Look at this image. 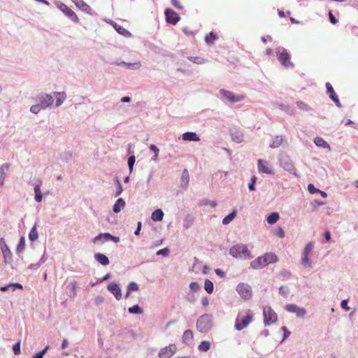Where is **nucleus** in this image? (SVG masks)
<instances>
[{"label": "nucleus", "instance_id": "55", "mask_svg": "<svg viewBox=\"0 0 358 358\" xmlns=\"http://www.w3.org/2000/svg\"><path fill=\"white\" fill-rule=\"evenodd\" d=\"M50 348L49 345H47L43 350H42L41 352L36 353L34 355L32 358H43L44 355L47 352L48 349Z\"/></svg>", "mask_w": 358, "mask_h": 358}, {"label": "nucleus", "instance_id": "37", "mask_svg": "<svg viewBox=\"0 0 358 358\" xmlns=\"http://www.w3.org/2000/svg\"><path fill=\"white\" fill-rule=\"evenodd\" d=\"M279 217L278 213H272L267 217L266 221L269 224H273L279 220Z\"/></svg>", "mask_w": 358, "mask_h": 358}, {"label": "nucleus", "instance_id": "49", "mask_svg": "<svg viewBox=\"0 0 358 358\" xmlns=\"http://www.w3.org/2000/svg\"><path fill=\"white\" fill-rule=\"evenodd\" d=\"M290 293L289 288L287 286H280L279 287V294L285 298H287Z\"/></svg>", "mask_w": 358, "mask_h": 358}, {"label": "nucleus", "instance_id": "12", "mask_svg": "<svg viewBox=\"0 0 358 358\" xmlns=\"http://www.w3.org/2000/svg\"><path fill=\"white\" fill-rule=\"evenodd\" d=\"M177 350V347L175 344H170L162 348L158 354L159 358H171Z\"/></svg>", "mask_w": 358, "mask_h": 358}, {"label": "nucleus", "instance_id": "13", "mask_svg": "<svg viewBox=\"0 0 358 358\" xmlns=\"http://www.w3.org/2000/svg\"><path fill=\"white\" fill-rule=\"evenodd\" d=\"M280 165L285 169L286 171H288L289 173L296 175V169L294 168L292 160L290 158L287 156L282 157L280 159Z\"/></svg>", "mask_w": 358, "mask_h": 358}, {"label": "nucleus", "instance_id": "15", "mask_svg": "<svg viewBox=\"0 0 358 358\" xmlns=\"http://www.w3.org/2000/svg\"><path fill=\"white\" fill-rule=\"evenodd\" d=\"M327 93L329 94V98L335 103L337 107L341 108V104L338 98L337 94L334 90L332 85L329 83H326Z\"/></svg>", "mask_w": 358, "mask_h": 358}, {"label": "nucleus", "instance_id": "7", "mask_svg": "<svg viewBox=\"0 0 358 358\" xmlns=\"http://www.w3.org/2000/svg\"><path fill=\"white\" fill-rule=\"evenodd\" d=\"M313 248V243L310 242L306 245V247L303 249L301 263L304 267L312 268V264L309 259V255L312 252Z\"/></svg>", "mask_w": 358, "mask_h": 358}, {"label": "nucleus", "instance_id": "52", "mask_svg": "<svg viewBox=\"0 0 358 358\" xmlns=\"http://www.w3.org/2000/svg\"><path fill=\"white\" fill-rule=\"evenodd\" d=\"M135 161H136V157L134 155H131L129 158H128V166H129V172L131 173L133 171V169H134V164H135Z\"/></svg>", "mask_w": 358, "mask_h": 358}, {"label": "nucleus", "instance_id": "51", "mask_svg": "<svg viewBox=\"0 0 358 358\" xmlns=\"http://www.w3.org/2000/svg\"><path fill=\"white\" fill-rule=\"evenodd\" d=\"M298 308H299V306L294 303H289L285 306V309L287 312L292 313H295L296 311L297 310Z\"/></svg>", "mask_w": 358, "mask_h": 358}, {"label": "nucleus", "instance_id": "14", "mask_svg": "<svg viewBox=\"0 0 358 358\" xmlns=\"http://www.w3.org/2000/svg\"><path fill=\"white\" fill-rule=\"evenodd\" d=\"M165 15L167 22L170 24H176L180 20L178 14L171 8L165 10Z\"/></svg>", "mask_w": 358, "mask_h": 358}, {"label": "nucleus", "instance_id": "64", "mask_svg": "<svg viewBox=\"0 0 358 358\" xmlns=\"http://www.w3.org/2000/svg\"><path fill=\"white\" fill-rule=\"evenodd\" d=\"M308 189L310 194H315L319 191V189H317L313 184H309L308 185Z\"/></svg>", "mask_w": 358, "mask_h": 358}, {"label": "nucleus", "instance_id": "25", "mask_svg": "<svg viewBox=\"0 0 358 358\" xmlns=\"http://www.w3.org/2000/svg\"><path fill=\"white\" fill-rule=\"evenodd\" d=\"M42 182L39 180L38 183L34 184V199L36 202H41L43 199V194L41 191V185Z\"/></svg>", "mask_w": 358, "mask_h": 358}, {"label": "nucleus", "instance_id": "32", "mask_svg": "<svg viewBox=\"0 0 358 358\" xmlns=\"http://www.w3.org/2000/svg\"><path fill=\"white\" fill-rule=\"evenodd\" d=\"M189 180V172L187 169H184L181 175V186L185 189H186L188 185Z\"/></svg>", "mask_w": 358, "mask_h": 358}, {"label": "nucleus", "instance_id": "61", "mask_svg": "<svg viewBox=\"0 0 358 358\" xmlns=\"http://www.w3.org/2000/svg\"><path fill=\"white\" fill-rule=\"evenodd\" d=\"M116 180H117V190L115 193V196H117L120 195L123 191V189H122L120 182L119 181L118 179H117Z\"/></svg>", "mask_w": 358, "mask_h": 358}, {"label": "nucleus", "instance_id": "43", "mask_svg": "<svg viewBox=\"0 0 358 358\" xmlns=\"http://www.w3.org/2000/svg\"><path fill=\"white\" fill-rule=\"evenodd\" d=\"M25 248V238L24 237L22 236L20 238L19 243L17 245L16 251L17 253H20L23 252V250Z\"/></svg>", "mask_w": 358, "mask_h": 358}, {"label": "nucleus", "instance_id": "57", "mask_svg": "<svg viewBox=\"0 0 358 358\" xmlns=\"http://www.w3.org/2000/svg\"><path fill=\"white\" fill-rule=\"evenodd\" d=\"M295 314L298 317L303 318L306 314V310L303 308L299 307Z\"/></svg>", "mask_w": 358, "mask_h": 358}, {"label": "nucleus", "instance_id": "17", "mask_svg": "<svg viewBox=\"0 0 358 358\" xmlns=\"http://www.w3.org/2000/svg\"><path fill=\"white\" fill-rule=\"evenodd\" d=\"M107 289L114 295L117 300H120L122 298L121 289L117 283H109L107 286Z\"/></svg>", "mask_w": 358, "mask_h": 358}, {"label": "nucleus", "instance_id": "33", "mask_svg": "<svg viewBox=\"0 0 358 358\" xmlns=\"http://www.w3.org/2000/svg\"><path fill=\"white\" fill-rule=\"evenodd\" d=\"M164 213L161 209H157L152 212L151 218L155 222H159L163 220Z\"/></svg>", "mask_w": 358, "mask_h": 358}, {"label": "nucleus", "instance_id": "21", "mask_svg": "<svg viewBox=\"0 0 358 358\" xmlns=\"http://www.w3.org/2000/svg\"><path fill=\"white\" fill-rule=\"evenodd\" d=\"M110 23L113 25V27L118 34L127 38L131 36V34L127 29H124L123 27L117 24L116 22L112 20L110 21Z\"/></svg>", "mask_w": 358, "mask_h": 358}, {"label": "nucleus", "instance_id": "36", "mask_svg": "<svg viewBox=\"0 0 358 358\" xmlns=\"http://www.w3.org/2000/svg\"><path fill=\"white\" fill-rule=\"evenodd\" d=\"M194 220V217L191 215H186L183 221V227L185 229L190 228L193 224Z\"/></svg>", "mask_w": 358, "mask_h": 358}, {"label": "nucleus", "instance_id": "10", "mask_svg": "<svg viewBox=\"0 0 358 358\" xmlns=\"http://www.w3.org/2000/svg\"><path fill=\"white\" fill-rule=\"evenodd\" d=\"M36 100L44 110L52 106L54 99L51 94L46 93H40L36 96Z\"/></svg>", "mask_w": 358, "mask_h": 358}, {"label": "nucleus", "instance_id": "54", "mask_svg": "<svg viewBox=\"0 0 358 358\" xmlns=\"http://www.w3.org/2000/svg\"><path fill=\"white\" fill-rule=\"evenodd\" d=\"M296 105L298 108L301 110L308 111L310 110V108L304 102L299 101L296 102Z\"/></svg>", "mask_w": 358, "mask_h": 358}, {"label": "nucleus", "instance_id": "38", "mask_svg": "<svg viewBox=\"0 0 358 358\" xmlns=\"http://www.w3.org/2000/svg\"><path fill=\"white\" fill-rule=\"evenodd\" d=\"M38 238V234L36 229V226L34 225L29 233V238L31 241H34Z\"/></svg>", "mask_w": 358, "mask_h": 358}, {"label": "nucleus", "instance_id": "35", "mask_svg": "<svg viewBox=\"0 0 358 358\" xmlns=\"http://www.w3.org/2000/svg\"><path fill=\"white\" fill-rule=\"evenodd\" d=\"M211 344L208 341H203L198 346V350L201 352H207L210 349Z\"/></svg>", "mask_w": 358, "mask_h": 358}, {"label": "nucleus", "instance_id": "5", "mask_svg": "<svg viewBox=\"0 0 358 358\" xmlns=\"http://www.w3.org/2000/svg\"><path fill=\"white\" fill-rule=\"evenodd\" d=\"M263 315L264 323L265 326H269L275 323L278 320L277 314L270 306H266L264 308Z\"/></svg>", "mask_w": 358, "mask_h": 358}, {"label": "nucleus", "instance_id": "53", "mask_svg": "<svg viewBox=\"0 0 358 358\" xmlns=\"http://www.w3.org/2000/svg\"><path fill=\"white\" fill-rule=\"evenodd\" d=\"M41 110H43L40 104L38 103L37 104L32 105L30 108L31 113L36 115L38 114Z\"/></svg>", "mask_w": 358, "mask_h": 358}, {"label": "nucleus", "instance_id": "9", "mask_svg": "<svg viewBox=\"0 0 358 358\" xmlns=\"http://www.w3.org/2000/svg\"><path fill=\"white\" fill-rule=\"evenodd\" d=\"M220 93L222 99L231 103L240 102L245 98L243 95H236L232 92L224 89H221Z\"/></svg>", "mask_w": 358, "mask_h": 358}, {"label": "nucleus", "instance_id": "39", "mask_svg": "<svg viewBox=\"0 0 358 358\" xmlns=\"http://www.w3.org/2000/svg\"><path fill=\"white\" fill-rule=\"evenodd\" d=\"M10 168L9 164H3L0 166V179L5 180L6 172Z\"/></svg>", "mask_w": 358, "mask_h": 358}, {"label": "nucleus", "instance_id": "23", "mask_svg": "<svg viewBox=\"0 0 358 358\" xmlns=\"http://www.w3.org/2000/svg\"><path fill=\"white\" fill-rule=\"evenodd\" d=\"M1 252L4 258L5 263H10L12 259V253L6 242H3V245H1Z\"/></svg>", "mask_w": 358, "mask_h": 358}, {"label": "nucleus", "instance_id": "40", "mask_svg": "<svg viewBox=\"0 0 358 358\" xmlns=\"http://www.w3.org/2000/svg\"><path fill=\"white\" fill-rule=\"evenodd\" d=\"M278 108L280 110L286 112L289 115H294V110L292 108H291L290 106H287L285 104L279 103L278 104Z\"/></svg>", "mask_w": 358, "mask_h": 358}, {"label": "nucleus", "instance_id": "3", "mask_svg": "<svg viewBox=\"0 0 358 358\" xmlns=\"http://www.w3.org/2000/svg\"><path fill=\"white\" fill-rule=\"evenodd\" d=\"M276 56L282 66L286 69H293L294 64L291 62V56L288 51L282 46L275 48Z\"/></svg>", "mask_w": 358, "mask_h": 358}, {"label": "nucleus", "instance_id": "48", "mask_svg": "<svg viewBox=\"0 0 358 358\" xmlns=\"http://www.w3.org/2000/svg\"><path fill=\"white\" fill-rule=\"evenodd\" d=\"M46 261V258L45 257V256L43 255L40 261L38 262V263H36V264H31L29 266V268L31 269V270H36L38 269L41 265L42 264H43Z\"/></svg>", "mask_w": 358, "mask_h": 358}, {"label": "nucleus", "instance_id": "30", "mask_svg": "<svg viewBox=\"0 0 358 358\" xmlns=\"http://www.w3.org/2000/svg\"><path fill=\"white\" fill-rule=\"evenodd\" d=\"M313 141H314V143L316 145V146H317L319 148H327L329 150H331V148H330V145H329V143L321 137H315L314 138Z\"/></svg>", "mask_w": 358, "mask_h": 358}, {"label": "nucleus", "instance_id": "58", "mask_svg": "<svg viewBox=\"0 0 358 358\" xmlns=\"http://www.w3.org/2000/svg\"><path fill=\"white\" fill-rule=\"evenodd\" d=\"M189 289L192 292H197L200 289V285L196 282H192L189 284Z\"/></svg>", "mask_w": 358, "mask_h": 358}, {"label": "nucleus", "instance_id": "24", "mask_svg": "<svg viewBox=\"0 0 358 358\" xmlns=\"http://www.w3.org/2000/svg\"><path fill=\"white\" fill-rule=\"evenodd\" d=\"M182 138L186 141H199V136L195 133L192 131H187L185 132L182 135Z\"/></svg>", "mask_w": 358, "mask_h": 358}, {"label": "nucleus", "instance_id": "11", "mask_svg": "<svg viewBox=\"0 0 358 358\" xmlns=\"http://www.w3.org/2000/svg\"><path fill=\"white\" fill-rule=\"evenodd\" d=\"M108 241H113L117 243L120 241V238L114 236L109 233H102L95 236L93 239L94 243H103Z\"/></svg>", "mask_w": 358, "mask_h": 358}, {"label": "nucleus", "instance_id": "29", "mask_svg": "<svg viewBox=\"0 0 358 358\" xmlns=\"http://www.w3.org/2000/svg\"><path fill=\"white\" fill-rule=\"evenodd\" d=\"M94 259L103 266H107L110 263L108 258L102 253H96L94 255Z\"/></svg>", "mask_w": 358, "mask_h": 358}, {"label": "nucleus", "instance_id": "6", "mask_svg": "<svg viewBox=\"0 0 358 358\" xmlns=\"http://www.w3.org/2000/svg\"><path fill=\"white\" fill-rule=\"evenodd\" d=\"M236 291L240 296L243 299L249 300L252 296V287L247 283H239L236 287Z\"/></svg>", "mask_w": 358, "mask_h": 358}, {"label": "nucleus", "instance_id": "19", "mask_svg": "<svg viewBox=\"0 0 358 358\" xmlns=\"http://www.w3.org/2000/svg\"><path fill=\"white\" fill-rule=\"evenodd\" d=\"M71 1L80 10H81L88 14L91 13V11H92L91 7L87 3H86L83 0H71Z\"/></svg>", "mask_w": 358, "mask_h": 358}, {"label": "nucleus", "instance_id": "27", "mask_svg": "<svg viewBox=\"0 0 358 358\" xmlns=\"http://www.w3.org/2000/svg\"><path fill=\"white\" fill-rule=\"evenodd\" d=\"M53 94L56 96L55 106L59 107L66 100V95L65 92H54Z\"/></svg>", "mask_w": 358, "mask_h": 358}, {"label": "nucleus", "instance_id": "34", "mask_svg": "<svg viewBox=\"0 0 358 358\" xmlns=\"http://www.w3.org/2000/svg\"><path fill=\"white\" fill-rule=\"evenodd\" d=\"M237 212L236 210H233L231 213H229L228 215L224 217L222 220V224L227 225L229 224L236 216Z\"/></svg>", "mask_w": 358, "mask_h": 358}, {"label": "nucleus", "instance_id": "22", "mask_svg": "<svg viewBox=\"0 0 358 358\" xmlns=\"http://www.w3.org/2000/svg\"><path fill=\"white\" fill-rule=\"evenodd\" d=\"M193 332L192 330L187 329L184 331L182 336V342L187 345H190L193 342Z\"/></svg>", "mask_w": 358, "mask_h": 358}, {"label": "nucleus", "instance_id": "28", "mask_svg": "<svg viewBox=\"0 0 358 358\" xmlns=\"http://www.w3.org/2000/svg\"><path fill=\"white\" fill-rule=\"evenodd\" d=\"M263 257L266 266L269 264L275 263L278 260L277 255L273 252H267L263 255Z\"/></svg>", "mask_w": 358, "mask_h": 358}, {"label": "nucleus", "instance_id": "47", "mask_svg": "<svg viewBox=\"0 0 358 358\" xmlns=\"http://www.w3.org/2000/svg\"><path fill=\"white\" fill-rule=\"evenodd\" d=\"M292 273L287 269H282L280 273V276L282 281H286L290 278Z\"/></svg>", "mask_w": 358, "mask_h": 358}, {"label": "nucleus", "instance_id": "56", "mask_svg": "<svg viewBox=\"0 0 358 358\" xmlns=\"http://www.w3.org/2000/svg\"><path fill=\"white\" fill-rule=\"evenodd\" d=\"M127 289L129 292H132V291L136 292L139 289V287H138V285L136 282H131L127 285Z\"/></svg>", "mask_w": 358, "mask_h": 358}, {"label": "nucleus", "instance_id": "60", "mask_svg": "<svg viewBox=\"0 0 358 358\" xmlns=\"http://www.w3.org/2000/svg\"><path fill=\"white\" fill-rule=\"evenodd\" d=\"M169 254V249L168 248H164L161 249L157 252V255H162L164 257L168 256Z\"/></svg>", "mask_w": 358, "mask_h": 358}, {"label": "nucleus", "instance_id": "20", "mask_svg": "<svg viewBox=\"0 0 358 358\" xmlns=\"http://www.w3.org/2000/svg\"><path fill=\"white\" fill-rule=\"evenodd\" d=\"M266 263L263 256L258 257L250 262V266L253 269H260L265 267Z\"/></svg>", "mask_w": 358, "mask_h": 358}, {"label": "nucleus", "instance_id": "46", "mask_svg": "<svg viewBox=\"0 0 358 358\" xmlns=\"http://www.w3.org/2000/svg\"><path fill=\"white\" fill-rule=\"evenodd\" d=\"M16 287L19 289H22V285L20 283L15 282V283H10L7 285L3 286L0 287V291L5 292L7 291L10 287Z\"/></svg>", "mask_w": 358, "mask_h": 358}, {"label": "nucleus", "instance_id": "4", "mask_svg": "<svg viewBox=\"0 0 358 358\" xmlns=\"http://www.w3.org/2000/svg\"><path fill=\"white\" fill-rule=\"evenodd\" d=\"M253 315L248 310V314L243 317L239 315L235 322V329L238 331H241L246 328L249 324L252 321Z\"/></svg>", "mask_w": 358, "mask_h": 358}, {"label": "nucleus", "instance_id": "1", "mask_svg": "<svg viewBox=\"0 0 358 358\" xmlns=\"http://www.w3.org/2000/svg\"><path fill=\"white\" fill-rule=\"evenodd\" d=\"M229 255L236 259H249L252 258L251 252L245 244L238 243L233 245L229 249Z\"/></svg>", "mask_w": 358, "mask_h": 358}, {"label": "nucleus", "instance_id": "8", "mask_svg": "<svg viewBox=\"0 0 358 358\" xmlns=\"http://www.w3.org/2000/svg\"><path fill=\"white\" fill-rule=\"evenodd\" d=\"M56 6L71 21L78 22L79 18L73 10L69 8L65 3L58 1Z\"/></svg>", "mask_w": 358, "mask_h": 358}, {"label": "nucleus", "instance_id": "31", "mask_svg": "<svg viewBox=\"0 0 358 358\" xmlns=\"http://www.w3.org/2000/svg\"><path fill=\"white\" fill-rule=\"evenodd\" d=\"M284 138L282 136H275L273 138L272 143L270 144V148H278L282 145Z\"/></svg>", "mask_w": 358, "mask_h": 358}, {"label": "nucleus", "instance_id": "59", "mask_svg": "<svg viewBox=\"0 0 358 358\" xmlns=\"http://www.w3.org/2000/svg\"><path fill=\"white\" fill-rule=\"evenodd\" d=\"M13 350L15 355H18L20 354V341H18L13 345Z\"/></svg>", "mask_w": 358, "mask_h": 358}, {"label": "nucleus", "instance_id": "44", "mask_svg": "<svg viewBox=\"0 0 358 358\" xmlns=\"http://www.w3.org/2000/svg\"><path fill=\"white\" fill-rule=\"evenodd\" d=\"M217 39L216 34L211 31L208 35L206 36L205 41L207 44H213L215 41Z\"/></svg>", "mask_w": 358, "mask_h": 358}, {"label": "nucleus", "instance_id": "18", "mask_svg": "<svg viewBox=\"0 0 358 358\" xmlns=\"http://www.w3.org/2000/svg\"><path fill=\"white\" fill-rule=\"evenodd\" d=\"M230 135L232 141L237 143H240L243 141V133L240 129L236 128L230 129Z\"/></svg>", "mask_w": 358, "mask_h": 358}, {"label": "nucleus", "instance_id": "41", "mask_svg": "<svg viewBox=\"0 0 358 358\" xmlns=\"http://www.w3.org/2000/svg\"><path fill=\"white\" fill-rule=\"evenodd\" d=\"M125 67L130 70H138L141 67V62L140 61L134 63H127L125 64Z\"/></svg>", "mask_w": 358, "mask_h": 358}, {"label": "nucleus", "instance_id": "50", "mask_svg": "<svg viewBox=\"0 0 358 358\" xmlns=\"http://www.w3.org/2000/svg\"><path fill=\"white\" fill-rule=\"evenodd\" d=\"M187 59L192 62L197 64H202L205 63V59L200 57H188Z\"/></svg>", "mask_w": 358, "mask_h": 358}, {"label": "nucleus", "instance_id": "45", "mask_svg": "<svg viewBox=\"0 0 358 358\" xmlns=\"http://www.w3.org/2000/svg\"><path fill=\"white\" fill-rule=\"evenodd\" d=\"M128 311L131 314H142L143 310L138 305H134L129 308Z\"/></svg>", "mask_w": 358, "mask_h": 358}, {"label": "nucleus", "instance_id": "2", "mask_svg": "<svg viewBox=\"0 0 358 358\" xmlns=\"http://www.w3.org/2000/svg\"><path fill=\"white\" fill-rule=\"evenodd\" d=\"M213 326V316L210 314H204L200 316L196 321V329L201 333H208Z\"/></svg>", "mask_w": 358, "mask_h": 358}, {"label": "nucleus", "instance_id": "62", "mask_svg": "<svg viewBox=\"0 0 358 358\" xmlns=\"http://www.w3.org/2000/svg\"><path fill=\"white\" fill-rule=\"evenodd\" d=\"M256 177L252 176L251 178V182L248 185V188L250 191L255 190V182H256Z\"/></svg>", "mask_w": 358, "mask_h": 358}, {"label": "nucleus", "instance_id": "16", "mask_svg": "<svg viewBox=\"0 0 358 358\" xmlns=\"http://www.w3.org/2000/svg\"><path fill=\"white\" fill-rule=\"evenodd\" d=\"M257 168L259 172L266 173V174H273V170L270 166L268 162L259 159L257 162Z\"/></svg>", "mask_w": 358, "mask_h": 358}, {"label": "nucleus", "instance_id": "26", "mask_svg": "<svg viewBox=\"0 0 358 358\" xmlns=\"http://www.w3.org/2000/svg\"><path fill=\"white\" fill-rule=\"evenodd\" d=\"M125 206H126V203H125L124 200L122 198H119L115 201V203L113 207V210L115 213H118L122 209H124Z\"/></svg>", "mask_w": 358, "mask_h": 358}, {"label": "nucleus", "instance_id": "42", "mask_svg": "<svg viewBox=\"0 0 358 358\" xmlns=\"http://www.w3.org/2000/svg\"><path fill=\"white\" fill-rule=\"evenodd\" d=\"M213 283L208 279H206L204 282V289L208 293L211 294L213 292Z\"/></svg>", "mask_w": 358, "mask_h": 358}, {"label": "nucleus", "instance_id": "63", "mask_svg": "<svg viewBox=\"0 0 358 358\" xmlns=\"http://www.w3.org/2000/svg\"><path fill=\"white\" fill-rule=\"evenodd\" d=\"M348 301L347 299L342 300L341 303V306L343 309H344L346 311L350 310V308L348 305Z\"/></svg>", "mask_w": 358, "mask_h": 358}]
</instances>
